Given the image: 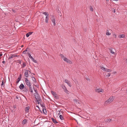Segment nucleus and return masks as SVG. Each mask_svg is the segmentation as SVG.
I'll return each mask as SVG.
<instances>
[{"label":"nucleus","instance_id":"1","mask_svg":"<svg viewBox=\"0 0 127 127\" xmlns=\"http://www.w3.org/2000/svg\"><path fill=\"white\" fill-rule=\"evenodd\" d=\"M34 96L35 98L36 99L37 102L38 103V104H39V101L40 100V98L39 95L38 94V93H36Z\"/></svg>","mask_w":127,"mask_h":127},{"label":"nucleus","instance_id":"2","mask_svg":"<svg viewBox=\"0 0 127 127\" xmlns=\"http://www.w3.org/2000/svg\"><path fill=\"white\" fill-rule=\"evenodd\" d=\"M25 79L26 84L28 86H30L31 85L30 81L27 78H25Z\"/></svg>","mask_w":127,"mask_h":127},{"label":"nucleus","instance_id":"3","mask_svg":"<svg viewBox=\"0 0 127 127\" xmlns=\"http://www.w3.org/2000/svg\"><path fill=\"white\" fill-rule=\"evenodd\" d=\"M113 100V97L112 96L111 97H110L109 98L108 100H107L106 101H105V103H110L111 102H112Z\"/></svg>","mask_w":127,"mask_h":127},{"label":"nucleus","instance_id":"4","mask_svg":"<svg viewBox=\"0 0 127 127\" xmlns=\"http://www.w3.org/2000/svg\"><path fill=\"white\" fill-rule=\"evenodd\" d=\"M51 21L53 23V25L55 26L56 25V23H55V18L54 16L53 15H51Z\"/></svg>","mask_w":127,"mask_h":127},{"label":"nucleus","instance_id":"5","mask_svg":"<svg viewBox=\"0 0 127 127\" xmlns=\"http://www.w3.org/2000/svg\"><path fill=\"white\" fill-rule=\"evenodd\" d=\"M18 56L15 54H11L10 56L9 57L8 59H13L16 57H18Z\"/></svg>","mask_w":127,"mask_h":127},{"label":"nucleus","instance_id":"6","mask_svg":"<svg viewBox=\"0 0 127 127\" xmlns=\"http://www.w3.org/2000/svg\"><path fill=\"white\" fill-rule=\"evenodd\" d=\"M63 60L66 62L70 64H71L72 63V61L69 60L66 57Z\"/></svg>","mask_w":127,"mask_h":127},{"label":"nucleus","instance_id":"7","mask_svg":"<svg viewBox=\"0 0 127 127\" xmlns=\"http://www.w3.org/2000/svg\"><path fill=\"white\" fill-rule=\"evenodd\" d=\"M30 109V107L29 106L26 107L25 108V111L26 113H29Z\"/></svg>","mask_w":127,"mask_h":127},{"label":"nucleus","instance_id":"8","mask_svg":"<svg viewBox=\"0 0 127 127\" xmlns=\"http://www.w3.org/2000/svg\"><path fill=\"white\" fill-rule=\"evenodd\" d=\"M70 87H71V85L69 81H68V80H67L66 79H65V81H64Z\"/></svg>","mask_w":127,"mask_h":127},{"label":"nucleus","instance_id":"9","mask_svg":"<svg viewBox=\"0 0 127 127\" xmlns=\"http://www.w3.org/2000/svg\"><path fill=\"white\" fill-rule=\"evenodd\" d=\"M28 87H29V91L32 93H33V91L32 90L33 89H34V87H32L31 85Z\"/></svg>","mask_w":127,"mask_h":127},{"label":"nucleus","instance_id":"10","mask_svg":"<svg viewBox=\"0 0 127 127\" xmlns=\"http://www.w3.org/2000/svg\"><path fill=\"white\" fill-rule=\"evenodd\" d=\"M21 76V74L19 75V76L18 78L17 79V81L16 82V83L17 84H18L19 83L20 81V80Z\"/></svg>","mask_w":127,"mask_h":127},{"label":"nucleus","instance_id":"11","mask_svg":"<svg viewBox=\"0 0 127 127\" xmlns=\"http://www.w3.org/2000/svg\"><path fill=\"white\" fill-rule=\"evenodd\" d=\"M96 92H98V93L101 92L103 93L104 90L103 89H97L96 90Z\"/></svg>","mask_w":127,"mask_h":127},{"label":"nucleus","instance_id":"12","mask_svg":"<svg viewBox=\"0 0 127 127\" xmlns=\"http://www.w3.org/2000/svg\"><path fill=\"white\" fill-rule=\"evenodd\" d=\"M111 53L113 54H115V53L114 52L115 50L114 49L113 50V48H111L109 49Z\"/></svg>","mask_w":127,"mask_h":127},{"label":"nucleus","instance_id":"13","mask_svg":"<svg viewBox=\"0 0 127 127\" xmlns=\"http://www.w3.org/2000/svg\"><path fill=\"white\" fill-rule=\"evenodd\" d=\"M28 72L27 70H26L25 71L24 75L26 77H28L29 75L28 74Z\"/></svg>","mask_w":127,"mask_h":127},{"label":"nucleus","instance_id":"14","mask_svg":"<svg viewBox=\"0 0 127 127\" xmlns=\"http://www.w3.org/2000/svg\"><path fill=\"white\" fill-rule=\"evenodd\" d=\"M25 87L24 85L22 84H21L19 86V88L21 90H22L24 89Z\"/></svg>","mask_w":127,"mask_h":127},{"label":"nucleus","instance_id":"15","mask_svg":"<svg viewBox=\"0 0 127 127\" xmlns=\"http://www.w3.org/2000/svg\"><path fill=\"white\" fill-rule=\"evenodd\" d=\"M21 65L22 66L21 67L23 68L26 66V63L25 62H23V64Z\"/></svg>","mask_w":127,"mask_h":127},{"label":"nucleus","instance_id":"16","mask_svg":"<svg viewBox=\"0 0 127 127\" xmlns=\"http://www.w3.org/2000/svg\"><path fill=\"white\" fill-rule=\"evenodd\" d=\"M32 33H33V32H29L28 33H27L26 34V36L27 37H29L30 35L32 34Z\"/></svg>","mask_w":127,"mask_h":127},{"label":"nucleus","instance_id":"17","mask_svg":"<svg viewBox=\"0 0 127 127\" xmlns=\"http://www.w3.org/2000/svg\"><path fill=\"white\" fill-rule=\"evenodd\" d=\"M51 119L52 121L54 123L56 124L58 123V122L53 118H52Z\"/></svg>","mask_w":127,"mask_h":127},{"label":"nucleus","instance_id":"18","mask_svg":"<svg viewBox=\"0 0 127 127\" xmlns=\"http://www.w3.org/2000/svg\"><path fill=\"white\" fill-rule=\"evenodd\" d=\"M23 91L24 92H26V93L28 92V89L26 87H25Z\"/></svg>","mask_w":127,"mask_h":127},{"label":"nucleus","instance_id":"19","mask_svg":"<svg viewBox=\"0 0 127 127\" xmlns=\"http://www.w3.org/2000/svg\"><path fill=\"white\" fill-rule=\"evenodd\" d=\"M101 69L104 71L106 72V71H107V68H106L103 67H101Z\"/></svg>","mask_w":127,"mask_h":127},{"label":"nucleus","instance_id":"20","mask_svg":"<svg viewBox=\"0 0 127 127\" xmlns=\"http://www.w3.org/2000/svg\"><path fill=\"white\" fill-rule=\"evenodd\" d=\"M125 36V35L124 34L119 35V37L120 38H124Z\"/></svg>","mask_w":127,"mask_h":127},{"label":"nucleus","instance_id":"21","mask_svg":"<svg viewBox=\"0 0 127 127\" xmlns=\"http://www.w3.org/2000/svg\"><path fill=\"white\" fill-rule=\"evenodd\" d=\"M27 123V120L26 119H24L23 121L22 124H25Z\"/></svg>","mask_w":127,"mask_h":127},{"label":"nucleus","instance_id":"22","mask_svg":"<svg viewBox=\"0 0 127 127\" xmlns=\"http://www.w3.org/2000/svg\"><path fill=\"white\" fill-rule=\"evenodd\" d=\"M62 87L64 91L66 89V87L64 85H62Z\"/></svg>","mask_w":127,"mask_h":127},{"label":"nucleus","instance_id":"23","mask_svg":"<svg viewBox=\"0 0 127 127\" xmlns=\"http://www.w3.org/2000/svg\"><path fill=\"white\" fill-rule=\"evenodd\" d=\"M48 20L49 19L48 17H46L45 19V22L46 23H48Z\"/></svg>","mask_w":127,"mask_h":127},{"label":"nucleus","instance_id":"24","mask_svg":"<svg viewBox=\"0 0 127 127\" xmlns=\"http://www.w3.org/2000/svg\"><path fill=\"white\" fill-rule=\"evenodd\" d=\"M114 119H107V122H111V121H114Z\"/></svg>","mask_w":127,"mask_h":127},{"label":"nucleus","instance_id":"25","mask_svg":"<svg viewBox=\"0 0 127 127\" xmlns=\"http://www.w3.org/2000/svg\"><path fill=\"white\" fill-rule=\"evenodd\" d=\"M60 56L61 57V58L64 60L66 57H64V56L62 54H60Z\"/></svg>","mask_w":127,"mask_h":127},{"label":"nucleus","instance_id":"26","mask_svg":"<svg viewBox=\"0 0 127 127\" xmlns=\"http://www.w3.org/2000/svg\"><path fill=\"white\" fill-rule=\"evenodd\" d=\"M60 119L62 120H63L64 119L63 117L62 116V115H60L59 116Z\"/></svg>","mask_w":127,"mask_h":127},{"label":"nucleus","instance_id":"27","mask_svg":"<svg viewBox=\"0 0 127 127\" xmlns=\"http://www.w3.org/2000/svg\"><path fill=\"white\" fill-rule=\"evenodd\" d=\"M32 80L33 82H36V80H35V79L34 77H32Z\"/></svg>","mask_w":127,"mask_h":127},{"label":"nucleus","instance_id":"28","mask_svg":"<svg viewBox=\"0 0 127 127\" xmlns=\"http://www.w3.org/2000/svg\"><path fill=\"white\" fill-rule=\"evenodd\" d=\"M51 92L52 94L54 96H56V93L55 92L53 91H51Z\"/></svg>","mask_w":127,"mask_h":127},{"label":"nucleus","instance_id":"29","mask_svg":"<svg viewBox=\"0 0 127 127\" xmlns=\"http://www.w3.org/2000/svg\"><path fill=\"white\" fill-rule=\"evenodd\" d=\"M64 92H65L66 94H69V91H68V90L66 89L64 91Z\"/></svg>","mask_w":127,"mask_h":127},{"label":"nucleus","instance_id":"30","mask_svg":"<svg viewBox=\"0 0 127 127\" xmlns=\"http://www.w3.org/2000/svg\"><path fill=\"white\" fill-rule=\"evenodd\" d=\"M106 34L107 35H110L111 34L109 32H107L106 33Z\"/></svg>","mask_w":127,"mask_h":127},{"label":"nucleus","instance_id":"31","mask_svg":"<svg viewBox=\"0 0 127 127\" xmlns=\"http://www.w3.org/2000/svg\"><path fill=\"white\" fill-rule=\"evenodd\" d=\"M32 61H33V62H34L35 63H37V61L36 60H35L34 59H32Z\"/></svg>","mask_w":127,"mask_h":127},{"label":"nucleus","instance_id":"32","mask_svg":"<svg viewBox=\"0 0 127 127\" xmlns=\"http://www.w3.org/2000/svg\"><path fill=\"white\" fill-rule=\"evenodd\" d=\"M111 71H112V70H111L110 69H107V71H106V72H111Z\"/></svg>","mask_w":127,"mask_h":127},{"label":"nucleus","instance_id":"33","mask_svg":"<svg viewBox=\"0 0 127 127\" xmlns=\"http://www.w3.org/2000/svg\"><path fill=\"white\" fill-rule=\"evenodd\" d=\"M47 13L46 12H42V14H44L45 15H46V14Z\"/></svg>","mask_w":127,"mask_h":127},{"label":"nucleus","instance_id":"34","mask_svg":"<svg viewBox=\"0 0 127 127\" xmlns=\"http://www.w3.org/2000/svg\"><path fill=\"white\" fill-rule=\"evenodd\" d=\"M40 105H41V106L42 107H45V105H44L43 103V104H40Z\"/></svg>","mask_w":127,"mask_h":127},{"label":"nucleus","instance_id":"35","mask_svg":"<svg viewBox=\"0 0 127 127\" xmlns=\"http://www.w3.org/2000/svg\"><path fill=\"white\" fill-rule=\"evenodd\" d=\"M90 10L91 11H93V8H92V7L91 6L90 7Z\"/></svg>","mask_w":127,"mask_h":127},{"label":"nucleus","instance_id":"36","mask_svg":"<svg viewBox=\"0 0 127 127\" xmlns=\"http://www.w3.org/2000/svg\"><path fill=\"white\" fill-rule=\"evenodd\" d=\"M46 13V15H45L46 17H48V16L49 15V14H48L47 13Z\"/></svg>","mask_w":127,"mask_h":127},{"label":"nucleus","instance_id":"37","mask_svg":"<svg viewBox=\"0 0 127 127\" xmlns=\"http://www.w3.org/2000/svg\"><path fill=\"white\" fill-rule=\"evenodd\" d=\"M110 73H108L107 75H106V76H107L108 77L110 76Z\"/></svg>","mask_w":127,"mask_h":127},{"label":"nucleus","instance_id":"38","mask_svg":"<svg viewBox=\"0 0 127 127\" xmlns=\"http://www.w3.org/2000/svg\"><path fill=\"white\" fill-rule=\"evenodd\" d=\"M28 54L29 58H30L31 56L30 53H28Z\"/></svg>","mask_w":127,"mask_h":127},{"label":"nucleus","instance_id":"39","mask_svg":"<svg viewBox=\"0 0 127 127\" xmlns=\"http://www.w3.org/2000/svg\"><path fill=\"white\" fill-rule=\"evenodd\" d=\"M3 84H4L3 82V81H2V83H1V86H2L3 85Z\"/></svg>","mask_w":127,"mask_h":127},{"label":"nucleus","instance_id":"40","mask_svg":"<svg viewBox=\"0 0 127 127\" xmlns=\"http://www.w3.org/2000/svg\"><path fill=\"white\" fill-rule=\"evenodd\" d=\"M32 60L34 58L33 57L31 56L30 58Z\"/></svg>","mask_w":127,"mask_h":127},{"label":"nucleus","instance_id":"41","mask_svg":"<svg viewBox=\"0 0 127 127\" xmlns=\"http://www.w3.org/2000/svg\"><path fill=\"white\" fill-rule=\"evenodd\" d=\"M32 60L34 58L33 57L31 56L30 58Z\"/></svg>","mask_w":127,"mask_h":127},{"label":"nucleus","instance_id":"42","mask_svg":"<svg viewBox=\"0 0 127 127\" xmlns=\"http://www.w3.org/2000/svg\"><path fill=\"white\" fill-rule=\"evenodd\" d=\"M113 11L114 13H115V9H114Z\"/></svg>","mask_w":127,"mask_h":127},{"label":"nucleus","instance_id":"43","mask_svg":"<svg viewBox=\"0 0 127 127\" xmlns=\"http://www.w3.org/2000/svg\"><path fill=\"white\" fill-rule=\"evenodd\" d=\"M13 107L14 108H16V106L15 105H14L13 106Z\"/></svg>","mask_w":127,"mask_h":127},{"label":"nucleus","instance_id":"44","mask_svg":"<svg viewBox=\"0 0 127 127\" xmlns=\"http://www.w3.org/2000/svg\"><path fill=\"white\" fill-rule=\"evenodd\" d=\"M27 70L28 71V73H31V72L29 70Z\"/></svg>","mask_w":127,"mask_h":127},{"label":"nucleus","instance_id":"45","mask_svg":"<svg viewBox=\"0 0 127 127\" xmlns=\"http://www.w3.org/2000/svg\"><path fill=\"white\" fill-rule=\"evenodd\" d=\"M34 91H35V93H37V91L36 90H35V89H34Z\"/></svg>","mask_w":127,"mask_h":127},{"label":"nucleus","instance_id":"46","mask_svg":"<svg viewBox=\"0 0 127 127\" xmlns=\"http://www.w3.org/2000/svg\"><path fill=\"white\" fill-rule=\"evenodd\" d=\"M19 63L20 64H21V61H20L19 62Z\"/></svg>","mask_w":127,"mask_h":127},{"label":"nucleus","instance_id":"47","mask_svg":"<svg viewBox=\"0 0 127 127\" xmlns=\"http://www.w3.org/2000/svg\"><path fill=\"white\" fill-rule=\"evenodd\" d=\"M114 36L115 38H116V34H114Z\"/></svg>","mask_w":127,"mask_h":127},{"label":"nucleus","instance_id":"48","mask_svg":"<svg viewBox=\"0 0 127 127\" xmlns=\"http://www.w3.org/2000/svg\"><path fill=\"white\" fill-rule=\"evenodd\" d=\"M2 55V53H0V56H1Z\"/></svg>","mask_w":127,"mask_h":127},{"label":"nucleus","instance_id":"49","mask_svg":"<svg viewBox=\"0 0 127 127\" xmlns=\"http://www.w3.org/2000/svg\"><path fill=\"white\" fill-rule=\"evenodd\" d=\"M15 98L17 99H18V97L17 96H16L15 97Z\"/></svg>","mask_w":127,"mask_h":127},{"label":"nucleus","instance_id":"50","mask_svg":"<svg viewBox=\"0 0 127 127\" xmlns=\"http://www.w3.org/2000/svg\"><path fill=\"white\" fill-rule=\"evenodd\" d=\"M2 63H3V64H5V62L4 61H3L2 62Z\"/></svg>","mask_w":127,"mask_h":127},{"label":"nucleus","instance_id":"51","mask_svg":"<svg viewBox=\"0 0 127 127\" xmlns=\"http://www.w3.org/2000/svg\"><path fill=\"white\" fill-rule=\"evenodd\" d=\"M74 101H76H76H77V100H76V99H74Z\"/></svg>","mask_w":127,"mask_h":127},{"label":"nucleus","instance_id":"52","mask_svg":"<svg viewBox=\"0 0 127 127\" xmlns=\"http://www.w3.org/2000/svg\"><path fill=\"white\" fill-rule=\"evenodd\" d=\"M87 79V80H89V79L88 78H87V79Z\"/></svg>","mask_w":127,"mask_h":127},{"label":"nucleus","instance_id":"53","mask_svg":"<svg viewBox=\"0 0 127 127\" xmlns=\"http://www.w3.org/2000/svg\"><path fill=\"white\" fill-rule=\"evenodd\" d=\"M115 0V1H118L119 0Z\"/></svg>","mask_w":127,"mask_h":127},{"label":"nucleus","instance_id":"54","mask_svg":"<svg viewBox=\"0 0 127 127\" xmlns=\"http://www.w3.org/2000/svg\"><path fill=\"white\" fill-rule=\"evenodd\" d=\"M24 47V46H23V45H22V46H21V47Z\"/></svg>","mask_w":127,"mask_h":127},{"label":"nucleus","instance_id":"55","mask_svg":"<svg viewBox=\"0 0 127 127\" xmlns=\"http://www.w3.org/2000/svg\"><path fill=\"white\" fill-rule=\"evenodd\" d=\"M25 51H24L23 52L24 53V54L25 53Z\"/></svg>","mask_w":127,"mask_h":127},{"label":"nucleus","instance_id":"56","mask_svg":"<svg viewBox=\"0 0 127 127\" xmlns=\"http://www.w3.org/2000/svg\"><path fill=\"white\" fill-rule=\"evenodd\" d=\"M108 2L109 1V0H106Z\"/></svg>","mask_w":127,"mask_h":127},{"label":"nucleus","instance_id":"57","mask_svg":"<svg viewBox=\"0 0 127 127\" xmlns=\"http://www.w3.org/2000/svg\"><path fill=\"white\" fill-rule=\"evenodd\" d=\"M25 51V52L26 51H27V50H26Z\"/></svg>","mask_w":127,"mask_h":127},{"label":"nucleus","instance_id":"58","mask_svg":"<svg viewBox=\"0 0 127 127\" xmlns=\"http://www.w3.org/2000/svg\"><path fill=\"white\" fill-rule=\"evenodd\" d=\"M37 107H38V108H39L38 106H36Z\"/></svg>","mask_w":127,"mask_h":127},{"label":"nucleus","instance_id":"59","mask_svg":"<svg viewBox=\"0 0 127 127\" xmlns=\"http://www.w3.org/2000/svg\"><path fill=\"white\" fill-rule=\"evenodd\" d=\"M43 111L44 112V110H43Z\"/></svg>","mask_w":127,"mask_h":127},{"label":"nucleus","instance_id":"60","mask_svg":"<svg viewBox=\"0 0 127 127\" xmlns=\"http://www.w3.org/2000/svg\"><path fill=\"white\" fill-rule=\"evenodd\" d=\"M126 60H127V59Z\"/></svg>","mask_w":127,"mask_h":127}]
</instances>
